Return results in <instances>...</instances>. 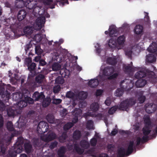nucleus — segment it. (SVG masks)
Returning <instances> with one entry per match:
<instances>
[{"label":"nucleus","instance_id":"nucleus-36","mask_svg":"<svg viewBox=\"0 0 157 157\" xmlns=\"http://www.w3.org/2000/svg\"><path fill=\"white\" fill-rule=\"evenodd\" d=\"M44 77L45 76L44 75L39 74L35 78L36 81L37 83H41L43 81Z\"/></svg>","mask_w":157,"mask_h":157},{"label":"nucleus","instance_id":"nucleus-6","mask_svg":"<svg viewBox=\"0 0 157 157\" xmlns=\"http://www.w3.org/2000/svg\"><path fill=\"white\" fill-rule=\"evenodd\" d=\"M30 92L27 90H24L22 92V97L27 101L29 104H32L34 103L33 99L31 98Z\"/></svg>","mask_w":157,"mask_h":157},{"label":"nucleus","instance_id":"nucleus-10","mask_svg":"<svg viewBox=\"0 0 157 157\" xmlns=\"http://www.w3.org/2000/svg\"><path fill=\"white\" fill-rule=\"evenodd\" d=\"M32 98L34 101H42L45 98V96L43 92L39 93L38 91H36L33 94Z\"/></svg>","mask_w":157,"mask_h":157},{"label":"nucleus","instance_id":"nucleus-8","mask_svg":"<svg viewBox=\"0 0 157 157\" xmlns=\"http://www.w3.org/2000/svg\"><path fill=\"white\" fill-rule=\"evenodd\" d=\"M63 58V54L60 51L58 50L54 52L52 57V59L54 61H56L58 63H60L62 62Z\"/></svg>","mask_w":157,"mask_h":157},{"label":"nucleus","instance_id":"nucleus-55","mask_svg":"<svg viewBox=\"0 0 157 157\" xmlns=\"http://www.w3.org/2000/svg\"><path fill=\"white\" fill-rule=\"evenodd\" d=\"M83 117L85 118L86 119H87L88 117H92L94 116V114L93 113L90 112H87L86 113H85L83 115Z\"/></svg>","mask_w":157,"mask_h":157},{"label":"nucleus","instance_id":"nucleus-5","mask_svg":"<svg viewBox=\"0 0 157 157\" xmlns=\"http://www.w3.org/2000/svg\"><path fill=\"white\" fill-rule=\"evenodd\" d=\"M144 121L145 126L142 128L143 133L144 136H148L151 132V122L150 118L148 117H145L144 119Z\"/></svg>","mask_w":157,"mask_h":157},{"label":"nucleus","instance_id":"nucleus-14","mask_svg":"<svg viewBox=\"0 0 157 157\" xmlns=\"http://www.w3.org/2000/svg\"><path fill=\"white\" fill-rule=\"evenodd\" d=\"M145 111L148 114H151L154 113L156 109L155 106L153 103H150L147 105L146 104Z\"/></svg>","mask_w":157,"mask_h":157},{"label":"nucleus","instance_id":"nucleus-26","mask_svg":"<svg viewBox=\"0 0 157 157\" xmlns=\"http://www.w3.org/2000/svg\"><path fill=\"white\" fill-rule=\"evenodd\" d=\"M10 27L12 29L16 31H19V29H21L22 28L21 26V23L19 22H16L12 24L10 26Z\"/></svg>","mask_w":157,"mask_h":157},{"label":"nucleus","instance_id":"nucleus-40","mask_svg":"<svg viewBox=\"0 0 157 157\" xmlns=\"http://www.w3.org/2000/svg\"><path fill=\"white\" fill-rule=\"evenodd\" d=\"M72 112V114L73 115L78 117V116H80L81 114L82 111L79 108H75Z\"/></svg>","mask_w":157,"mask_h":157},{"label":"nucleus","instance_id":"nucleus-2","mask_svg":"<svg viewBox=\"0 0 157 157\" xmlns=\"http://www.w3.org/2000/svg\"><path fill=\"white\" fill-rule=\"evenodd\" d=\"M115 71L114 68L112 66H107L103 69L102 74L103 75L108 76L109 80L113 79L116 78L119 75L118 73H113Z\"/></svg>","mask_w":157,"mask_h":157},{"label":"nucleus","instance_id":"nucleus-31","mask_svg":"<svg viewBox=\"0 0 157 157\" xmlns=\"http://www.w3.org/2000/svg\"><path fill=\"white\" fill-rule=\"evenodd\" d=\"M88 95L87 92L83 91L79 92L78 94V97L79 99L81 100L85 99Z\"/></svg>","mask_w":157,"mask_h":157},{"label":"nucleus","instance_id":"nucleus-1","mask_svg":"<svg viewBox=\"0 0 157 157\" xmlns=\"http://www.w3.org/2000/svg\"><path fill=\"white\" fill-rule=\"evenodd\" d=\"M24 141L23 138L19 137L18 138L17 141L14 145L13 149H10L7 154L8 157H15L17 154H19L22 151L21 145L23 144Z\"/></svg>","mask_w":157,"mask_h":157},{"label":"nucleus","instance_id":"nucleus-11","mask_svg":"<svg viewBox=\"0 0 157 157\" xmlns=\"http://www.w3.org/2000/svg\"><path fill=\"white\" fill-rule=\"evenodd\" d=\"M0 94L2 95L3 99L6 102L10 98V93L7 90L5 91L4 88H0Z\"/></svg>","mask_w":157,"mask_h":157},{"label":"nucleus","instance_id":"nucleus-51","mask_svg":"<svg viewBox=\"0 0 157 157\" xmlns=\"http://www.w3.org/2000/svg\"><path fill=\"white\" fill-rule=\"evenodd\" d=\"M123 69L125 72H130L131 71L132 68L129 66L124 65L123 66Z\"/></svg>","mask_w":157,"mask_h":157},{"label":"nucleus","instance_id":"nucleus-60","mask_svg":"<svg viewBox=\"0 0 157 157\" xmlns=\"http://www.w3.org/2000/svg\"><path fill=\"white\" fill-rule=\"evenodd\" d=\"M111 98H107L105 101V103L106 105L107 106L110 105L111 104Z\"/></svg>","mask_w":157,"mask_h":157},{"label":"nucleus","instance_id":"nucleus-41","mask_svg":"<svg viewBox=\"0 0 157 157\" xmlns=\"http://www.w3.org/2000/svg\"><path fill=\"white\" fill-rule=\"evenodd\" d=\"M24 148L26 152L28 153L31 152L32 146L29 143H25L24 144Z\"/></svg>","mask_w":157,"mask_h":157},{"label":"nucleus","instance_id":"nucleus-18","mask_svg":"<svg viewBox=\"0 0 157 157\" xmlns=\"http://www.w3.org/2000/svg\"><path fill=\"white\" fill-rule=\"evenodd\" d=\"M156 55L154 53L150 54L147 55L146 61L150 63H152L155 62L156 60Z\"/></svg>","mask_w":157,"mask_h":157},{"label":"nucleus","instance_id":"nucleus-25","mask_svg":"<svg viewBox=\"0 0 157 157\" xmlns=\"http://www.w3.org/2000/svg\"><path fill=\"white\" fill-rule=\"evenodd\" d=\"M79 144L82 148L85 149H88L90 146L89 142L84 140H81L79 143Z\"/></svg>","mask_w":157,"mask_h":157},{"label":"nucleus","instance_id":"nucleus-35","mask_svg":"<svg viewBox=\"0 0 157 157\" xmlns=\"http://www.w3.org/2000/svg\"><path fill=\"white\" fill-rule=\"evenodd\" d=\"M117 153L119 157H124L125 155H126L125 149L123 147H121L118 150Z\"/></svg>","mask_w":157,"mask_h":157},{"label":"nucleus","instance_id":"nucleus-39","mask_svg":"<svg viewBox=\"0 0 157 157\" xmlns=\"http://www.w3.org/2000/svg\"><path fill=\"white\" fill-rule=\"evenodd\" d=\"M125 37L124 35L120 36L117 39V41L119 45L123 44L125 41Z\"/></svg>","mask_w":157,"mask_h":157},{"label":"nucleus","instance_id":"nucleus-4","mask_svg":"<svg viewBox=\"0 0 157 157\" xmlns=\"http://www.w3.org/2000/svg\"><path fill=\"white\" fill-rule=\"evenodd\" d=\"M136 101L133 98L127 99L121 102L119 105V109L123 110H126L128 107L132 106L136 103Z\"/></svg>","mask_w":157,"mask_h":157},{"label":"nucleus","instance_id":"nucleus-61","mask_svg":"<svg viewBox=\"0 0 157 157\" xmlns=\"http://www.w3.org/2000/svg\"><path fill=\"white\" fill-rule=\"evenodd\" d=\"M103 92L102 90L101 89H98L96 90L95 95L96 96L98 97L101 95Z\"/></svg>","mask_w":157,"mask_h":157},{"label":"nucleus","instance_id":"nucleus-57","mask_svg":"<svg viewBox=\"0 0 157 157\" xmlns=\"http://www.w3.org/2000/svg\"><path fill=\"white\" fill-rule=\"evenodd\" d=\"M146 97L144 96H141L138 98L139 103H143L145 101Z\"/></svg>","mask_w":157,"mask_h":157},{"label":"nucleus","instance_id":"nucleus-28","mask_svg":"<svg viewBox=\"0 0 157 157\" xmlns=\"http://www.w3.org/2000/svg\"><path fill=\"white\" fill-rule=\"evenodd\" d=\"M143 27L142 25H136L134 29L135 33L137 34H140L143 31Z\"/></svg>","mask_w":157,"mask_h":157},{"label":"nucleus","instance_id":"nucleus-38","mask_svg":"<svg viewBox=\"0 0 157 157\" xmlns=\"http://www.w3.org/2000/svg\"><path fill=\"white\" fill-rule=\"evenodd\" d=\"M28 102L25 99L24 100H21L19 101L17 104V106L20 109H22L23 108L26 106Z\"/></svg>","mask_w":157,"mask_h":157},{"label":"nucleus","instance_id":"nucleus-32","mask_svg":"<svg viewBox=\"0 0 157 157\" xmlns=\"http://www.w3.org/2000/svg\"><path fill=\"white\" fill-rule=\"evenodd\" d=\"M43 100L42 105L44 107L48 106L50 105L51 101V99L49 97L44 98Z\"/></svg>","mask_w":157,"mask_h":157},{"label":"nucleus","instance_id":"nucleus-50","mask_svg":"<svg viewBox=\"0 0 157 157\" xmlns=\"http://www.w3.org/2000/svg\"><path fill=\"white\" fill-rule=\"evenodd\" d=\"M35 51L36 54L39 55L42 54L43 51L41 49L40 46L37 45L35 47Z\"/></svg>","mask_w":157,"mask_h":157},{"label":"nucleus","instance_id":"nucleus-46","mask_svg":"<svg viewBox=\"0 0 157 157\" xmlns=\"http://www.w3.org/2000/svg\"><path fill=\"white\" fill-rule=\"evenodd\" d=\"M36 66V64L34 63H32L29 65H27L28 69L31 73L35 70Z\"/></svg>","mask_w":157,"mask_h":157},{"label":"nucleus","instance_id":"nucleus-43","mask_svg":"<svg viewBox=\"0 0 157 157\" xmlns=\"http://www.w3.org/2000/svg\"><path fill=\"white\" fill-rule=\"evenodd\" d=\"M6 128L8 131H13L14 130L12 122L11 121L7 122L6 124Z\"/></svg>","mask_w":157,"mask_h":157},{"label":"nucleus","instance_id":"nucleus-3","mask_svg":"<svg viewBox=\"0 0 157 157\" xmlns=\"http://www.w3.org/2000/svg\"><path fill=\"white\" fill-rule=\"evenodd\" d=\"M25 7L29 10H33V12L38 13L40 12V8L37 5V2L35 0H26Z\"/></svg>","mask_w":157,"mask_h":157},{"label":"nucleus","instance_id":"nucleus-33","mask_svg":"<svg viewBox=\"0 0 157 157\" xmlns=\"http://www.w3.org/2000/svg\"><path fill=\"white\" fill-rule=\"evenodd\" d=\"M25 0H17L16 2V6L18 8H22L24 6H25Z\"/></svg>","mask_w":157,"mask_h":157},{"label":"nucleus","instance_id":"nucleus-44","mask_svg":"<svg viewBox=\"0 0 157 157\" xmlns=\"http://www.w3.org/2000/svg\"><path fill=\"white\" fill-rule=\"evenodd\" d=\"M74 125L73 123L69 122L65 124L63 127L64 131H67L72 127Z\"/></svg>","mask_w":157,"mask_h":157},{"label":"nucleus","instance_id":"nucleus-9","mask_svg":"<svg viewBox=\"0 0 157 157\" xmlns=\"http://www.w3.org/2000/svg\"><path fill=\"white\" fill-rule=\"evenodd\" d=\"M56 136V134L55 133L52 132L49 133L48 135L44 136L42 139L44 141L48 142L55 139Z\"/></svg>","mask_w":157,"mask_h":157},{"label":"nucleus","instance_id":"nucleus-30","mask_svg":"<svg viewBox=\"0 0 157 157\" xmlns=\"http://www.w3.org/2000/svg\"><path fill=\"white\" fill-rule=\"evenodd\" d=\"M99 106L98 103L94 102L92 104L90 107L91 111L94 112H95L99 109Z\"/></svg>","mask_w":157,"mask_h":157},{"label":"nucleus","instance_id":"nucleus-63","mask_svg":"<svg viewBox=\"0 0 157 157\" xmlns=\"http://www.w3.org/2000/svg\"><path fill=\"white\" fill-rule=\"evenodd\" d=\"M64 80L60 78H57L56 79V82L59 84H63Z\"/></svg>","mask_w":157,"mask_h":157},{"label":"nucleus","instance_id":"nucleus-29","mask_svg":"<svg viewBox=\"0 0 157 157\" xmlns=\"http://www.w3.org/2000/svg\"><path fill=\"white\" fill-rule=\"evenodd\" d=\"M74 150L78 154L80 155L82 154L84 152V150L79 147L76 144H74Z\"/></svg>","mask_w":157,"mask_h":157},{"label":"nucleus","instance_id":"nucleus-22","mask_svg":"<svg viewBox=\"0 0 157 157\" xmlns=\"http://www.w3.org/2000/svg\"><path fill=\"white\" fill-rule=\"evenodd\" d=\"M82 134L81 132L79 130L74 131L73 134V138L74 140H78L81 137Z\"/></svg>","mask_w":157,"mask_h":157},{"label":"nucleus","instance_id":"nucleus-16","mask_svg":"<svg viewBox=\"0 0 157 157\" xmlns=\"http://www.w3.org/2000/svg\"><path fill=\"white\" fill-rule=\"evenodd\" d=\"M26 14V12L25 10H21L19 11L17 15L18 21H20L24 20Z\"/></svg>","mask_w":157,"mask_h":157},{"label":"nucleus","instance_id":"nucleus-15","mask_svg":"<svg viewBox=\"0 0 157 157\" xmlns=\"http://www.w3.org/2000/svg\"><path fill=\"white\" fill-rule=\"evenodd\" d=\"M134 146V142L133 141H130L128 145V147L126 152V155L128 156L131 154L133 152L134 148H135Z\"/></svg>","mask_w":157,"mask_h":157},{"label":"nucleus","instance_id":"nucleus-34","mask_svg":"<svg viewBox=\"0 0 157 157\" xmlns=\"http://www.w3.org/2000/svg\"><path fill=\"white\" fill-rule=\"evenodd\" d=\"M33 32V30L32 28L29 26H26L23 29L24 33L27 35H31Z\"/></svg>","mask_w":157,"mask_h":157},{"label":"nucleus","instance_id":"nucleus-27","mask_svg":"<svg viewBox=\"0 0 157 157\" xmlns=\"http://www.w3.org/2000/svg\"><path fill=\"white\" fill-rule=\"evenodd\" d=\"M106 62L108 64L113 66L116 65L117 63V59L115 57H109Z\"/></svg>","mask_w":157,"mask_h":157},{"label":"nucleus","instance_id":"nucleus-59","mask_svg":"<svg viewBox=\"0 0 157 157\" xmlns=\"http://www.w3.org/2000/svg\"><path fill=\"white\" fill-rule=\"evenodd\" d=\"M62 100L60 99H54L53 100L52 103L56 105L62 102Z\"/></svg>","mask_w":157,"mask_h":157},{"label":"nucleus","instance_id":"nucleus-54","mask_svg":"<svg viewBox=\"0 0 157 157\" xmlns=\"http://www.w3.org/2000/svg\"><path fill=\"white\" fill-rule=\"evenodd\" d=\"M58 144V143L56 141L52 142L49 146V148L51 149H53L57 146Z\"/></svg>","mask_w":157,"mask_h":157},{"label":"nucleus","instance_id":"nucleus-37","mask_svg":"<svg viewBox=\"0 0 157 157\" xmlns=\"http://www.w3.org/2000/svg\"><path fill=\"white\" fill-rule=\"evenodd\" d=\"M46 119L48 122L50 123H53L55 119L54 116L52 114H48L46 116Z\"/></svg>","mask_w":157,"mask_h":157},{"label":"nucleus","instance_id":"nucleus-24","mask_svg":"<svg viewBox=\"0 0 157 157\" xmlns=\"http://www.w3.org/2000/svg\"><path fill=\"white\" fill-rule=\"evenodd\" d=\"M148 51L151 53H154L157 51V44L155 42H153L149 46L147 49Z\"/></svg>","mask_w":157,"mask_h":157},{"label":"nucleus","instance_id":"nucleus-56","mask_svg":"<svg viewBox=\"0 0 157 157\" xmlns=\"http://www.w3.org/2000/svg\"><path fill=\"white\" fill-rule=\"evenodd\" d=\"M97 143V140L95 138H93L90 141L91 145L92 146H95L96 145Z\"/></svg>","mask_w":157,"mask_h":157},{"label":"nucleus","instance_id":"nucleus-12","mask_svg":"<svg viewBox=\"0 0 157 157\" xmlns=\"http://www.w3.org/2000/svg\"><path fill=\"white\" fill-rule=\"evenodd\" d=\"M45 21V18L44 17H41L37 18L36 21V23L38 27V29H40L44 26Z\"/></svg>","mask_w":157,"mask_h":157},{"label":"nucleus","instance_id":"nucleus-7","mask_svg":"<svg viewBox=\"0 0 157 157\" xmlns=\"http://www.w3.org/2000/svg\"><path fill=\"white\" fill-rule=\"evenodd\" d=\"M131 80L125 79L121 81L120 85L121 88L124 90H128L131 89Z\"/></svg>","mask_w":157,"mask_h":157},{"label":"nucleus","instance_id":"nucleus-17","mask_svg":"<svg viewBox=\"0 0 157 157\" xmlns=\"http://www.w3.org/2000/svg\"><path fill=\"white\" fill-rule=\"evenodd\" d=\"M109 36L111 37L116 36L117 34V31L114 25H111L109 27Z\"/></svg>","mask_w":157,"mask_h":157},{"label":"nucleus","instance_id":"nucleus-52","mask_svg":"<svg viewBox=\"0 0 157 157\" xmlns=\"http://www.w3.org/2000/svg\"><path fill=\"white\" fill-rule=\"evenodd\" d=\"M118 107L117 106H114L110 108L109 111L108 113L110 114H113L117 110Z\"/></svg>","mask_w":157,"mask_h":157},{"label":"nucleus","instance_id":"nucleus-20","mask_svg":"<svg viewBox=\"0 0 157 157\" xmlns=\"http://www.w3.org/2000/svg\"><path fill=\"white\" fill-rule=\"evenodd\" d=\"M99 82L97 78L91 79L88 82V85L91 88H95L98 85Z\"/></svg>","mask_w":157,"mask_h":157},{"label":"nucleus","instance_id":"nucleus-23","mask_svg":"<svg viewBox=\"0 0 157 157\" xmlns=\"http://www.w3.org/2000/svg\"><path fill=\"white\" fill-rule=\"evenodd\" d=\"M147 76V73L143 71H140L137 72L135 75L137 79H141Z\"/></svg>","mask_w":157,"mask_h":157},{"label":"nucleus","instance_id":"nucleus-48","mask_svg":"<svg viewBox=\"0 0 157 157\" xmlns=\"http://www.w3.org/2000/svg\"><path fill=\"white\" fill-rule=\"evenodd\" d=\"M124 90L122 88H118L116 91L115 95L116 96L120 97L123 94Z\"/></svg>","mask_w":157,"mask_h":157},{"label":"nucleus","instance_id":"nucleus-58","mask_svg":"<svg viewBox=\"0 0 157 157\" xmlns=\"http://www.w3.org/2000/svg\"><path fill=\"white\" fill-rule=\"evenodd\" d=\"M4 118L2 115L0 114V128H2L4 125Z\"/></svg>","mask_w":157,"mask_h":157},{"label":"nucleus","instance_id":"nucleus-19","mask_svg":"<svg viewBox=\"0 0 157 157\" xmlns=\"http://www.w3.org/2000/svg\"><path fill=\"white\" fill-rule=\"evenodd\" d=\"M66 151V148L64 146H62L60 147L57 151L58 157H67L65 154Z\"/></svg>","mask_w":157,"mask_h":157},{"label":"nucleus","instance_id":"nucleus-62","mask_svg":"<svg viewBox=\"0 0 157 157\" xmlns=\"http://www.w3.org/2000/svg\"><path fill=\"white\" fill-rule=\"evenodd\" d=\"M60 89L59 86L54 87L53 89V91L55 94L58 93Z\"/></svg>","mask_w":157,"mask_h":157},{"label":"nucleus","instance_id":"nucleus-42","mask_svg":"<svg viewBox=\"0 0 157 157\" xmlns=\"http://www.w3.org/2000/svg\"><path fill=\"white\" fill-rule=\"evenodd\" d=\"M108 45L110 48H114L116 46V42L113 38H111L109 41Z\"/></svg>","mask_w":157,"mask_h":157},{"label":"nucleus","instance_id":"nucleus-49","mask_svg":"<svg viewBox=\"0 0 157 157\" xmlns=\"http://www.w3.org/2000/svg\"><path fill=\"white\" fill-rule=\"evenodd\" d=\"M7 113L9 117H12L14 115L15 111L12 108H9L7 109Z\"/></svg>","mask_w":157,"mask_h":157},{"label":"nucleus","instance_id":"nucleus-13","mask_svg":"<svg viewBox=\"0 0 157 157\" xmlns=\"http://www.w3.org/2000/svg\"><path fill=\"white\" fill-rule=\"evenodd\" d=\"M37 128L41 129L42 132H45L48 131V124L46 122L41 121L38 124Z\"/></svg>","mask_w":157,"mask_h":157},{"label":"nucleus","instance_id":"nucleus-64","mask_svg":"<svg viewBox=\"0 0 157 157\" xmlns=\"http://www.w3.org/2000/svg\"><path fill=\"white\" fill-rule=\"evenodd\" d=\"M35 39L37 42H40L42 40V38L40 35L37 34L35 36Z\"/></svg>","mask_w":157,"mask_h":157},{"label":"nucleus","instance_id":"nucleus-21","mask_svg":"<svg viewBox=\"0 0 157 157\" xmlns=\"http://www.w3.org/2000/svg\"><path fill=\"white\" fill-rule=\"evenodd\" d=\"M147 83L146 80L143 79H139L136 82V85L137 88H140L144 86Z\"/></svg>","mask_w":157,"mask_h":157},{"label":"nucleus","instance_id":"nucleus-45","mask_svg":"<svg viewBox=\"0 0 157 157\" xmlns=\"http://www.w3.org/2000/svg\"><path fill=\"white\" fill-rule=\"evenodd\" d=\"M67 135L66 133H63L62 135L59 138V140L60 143H64L65 141L67 138Z\"/></svg>","mask_w":157,"mask_h":157},{"label":"nucleus","instance_id":"nucleus-47","mask_svg":"<svg viewBox=\"0 0 157 157\" xmlns=\"http://www.w3.org/2000/svg\"><path fill=\"white\" fill-rule=\"evenodd\" d=\"M61 66L58 63H54L52 66V68L53 71H58L59 70Z\"/></svg>","mask_w":157,"mask_h":157},{"label":"nucleus","instance_id":"nucleus-53","mask_svg":"<svg viewBox=\"0 0 157 157\" xmlns=\"http://www.w3.org/2000/svg\"><path fill=\"white\" fill-rule=\"evenodd\" d=\"M75 96L74 93L71 91L67 92L66 94V97L69 98H73Z\"/></svg>","mask_w":157,"mask_h":157}]
</instances>
